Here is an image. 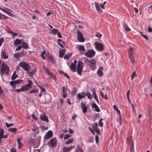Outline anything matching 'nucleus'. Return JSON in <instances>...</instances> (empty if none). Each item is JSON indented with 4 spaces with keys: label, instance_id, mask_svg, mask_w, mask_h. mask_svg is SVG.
Instances as JSON below:
<instances>
[{
    "label": "nucleus",
    "instance_id": "obj_51",
    "mask_svg": "<svg viewBox=\"0 0 152 152\" xmlns=\"http://www.w3.org/2000/svg\"><path fill=\"white\" fill-rule=\"evenodd\" d=\"M10 84L12 87L15 88L16 87V84L14 83L13 81H10Z\"/></svg>",
    "mask_w": 152,
    "mask_h": 152
},
{
    "label": "nucleus",
    "instance_id": "obj_19",
    "mask_svg": "<svg viewBox=\"0 0 152 152\" xmlns=\"http://www.w3.org/2000/svg\"><path fill=\"white\" fill-rule=\"evenodd\" d=\"M74 146H71L69 147H64L62 148L63 152H68L74 148Z\"/></svg>",
    "mask_w": 152,
    "mask_h": 152
},
{
    "label": "nucleus",
    "instance_id": "obj_23",
    "mask_svg": "<svg viewBox=\"0 0 152 152\" xmlns=\"http://www.w3.org/2000/svg\"><path fill=\"white\" fill-rule=\"evenodd\" d=\"M66 50L64 49L63 50L60 49L59 51V57L62 58L63 57L65 53Z\"/></svg>",
    "mask_w": 152,
    "mask_h": 152
},
{
    "label": "nucleus",
    "instance_id": "obj_24",
    "mask_svg": "<svg viewBox=\"0 0 152 152\" xmlns=\"http://www.w3.org/2000/svg\"><path fill=\"white\" fill-rule=\"evenodd\" d=\"M103 70V68L102 66L99 67L97 71V74L100 77H102L103 75V72L102 71Z\"/></svg>",
    "mask_w": 152,
    "mask_h": 152
},
{
    "label": "nucleus",
    "instance_id": "obj_10",
    "mask_svg": "<svg viewBox=\"0 0 152 152\" xmlns=\"http://www.w3.org/2000/svg\"><path fill=\"white\" fill-rule=\"evenodd\" d=\"M77 63V60L76 59L74 60V62L71 63L70 66V69L74 72L76 71V67Z\"/></svg>",
    "mask_w": 152,
    "mask_h": 152
},
{
    "label": "nucleus",
    "instance_id": "obj_25",
    "mask_svg": "<svg viewBox=\"0 0 152 152\" xmlns=\"http://www.w3.org/2000/svg\"><path fill=\"white\" fill-rule=\"evenodd\" d=\"M22 53L20 52H18L15 53L13 57L17 60H18L21 57Z\"/></svg>",
    "mask_w": 152,
    "mask_h": 152
},
{
    "label": "nucleus",
    "instance_id": "obj_35",
    "mask_svg": "<svg viewBox=\"0 0 152 152\" xmlns=\"http://www.w3.org/2000/svg\"><path fill=\"white\" fill-rule=\"evenodd\" d=\"M77 49L80 52H84L85 48L84 46L83 45L77 47Z\"/></svg>",
    "mask_w": 152,
    "mask_h": 152
},
{
    "label": "nucleus",
    "instance_id": "obj_54",
    "mask_svg": "<svg viewBox=\"0 0 152 152\" xmlns=\"http://www.w3.org/2000/svg\"><path fill=\"white\" fill-rule=\"evenodd\" d=\"M140 34L145 39H146V40H148V37L146 35H145V34H142V32L141 31H140Z\"/></svg>",
    "mask_w": 152,
    "mask_h": 152
},
{
    "label": "nucleus",
    "instance_id": "obj_28",
    "mask_svg": "<svg viewBox=\"0 0 152 152\" xmlns=\"http://www.w3.org/2000/svg\"><path fill=\"white\" fill-rule=\"evenodd\" d=\"M21 44V41L20 39H17L15 41L14 44L15 47H17L19 44Z\"/></svg>",
    "mask_w": 152,
    "mask_h": 152
},
{
    "label": "nucleus",
    "instance_id": "obj_59",
    "mask_svg": "<svg viewBox=\"0 0 152 152\" xmlns=\"http://www.w3.org/2000/svg\"><path fill=\"white\" fill-rule=\"evenodd\" d=\"M89 129L90 132L94 135L95 134V131H94V130L92 129L91 128H89Z\"/></svg>",
    "mask_w": 152,
    "mask_h": 152
},
{
    "label": "nucleus",
    "instance_id": "obj_14",
    "mask_svg": "<svg viewBox=\"0 0 152 152\" xmlns=\"http://www.w3.org/2000/svg\"><path fill=\"white\" fill-rule=\"evenodd\" d=\"M40 118L41 120L44 121L48 122L49 120L48 118L47 117L45 113H43L40 116Z\"/></svg>",
    "mask_w": 152,
    "mask_h": 152
},
{
    "label": "nucleus",
    "instance_id": "obj_45",
    "mask_svg": "<svg viewBox=\"0 0 152 152\" xmlns=\"http://www.w3.org/2000/svg\"><path fill=\"white\" fill-rule=\"evenodd\" d=\"M8 130L12 132H15L17 130V129L16 128H10L8 129Z\"/></svg>",
    "mask_w": 152,
    "mask_h": 152
},
{
    "label": "nucleus",
    "instance_id": "obj_29",
    "mask_svg": "<svg viewBox=\"0 0 152 152\" xmlns=\"http://www.w3.org/2000/svg\"><path fill=\"white\" fill-rule=\"evenodd\" d=\"M128 53L129 56L133 55H134V51L133 48L132 47H130L129 48L128 50Z\"/></svg>",
    "mask_w": 152,
    "mask_h": 152
},
{
    "label": "nucleus",
    "instance_id": "obj_46",
    "mask_svg": "<svg viewBox=\"0 0 152 152\" xmlns=\"http://www.w3.org/2000/svg\"><path fill=\"white\" fill-rule=\"evenodd\" d=\"M38 86L41 89V92L45 93L46 92V90L45 88H42L40 86Z\"/></svg>",
    "mask_w": 152,
    "mask_h": 152
},
{
    "label": "nucleus",
    "instance_id": "obj_60",
    "mask_svg": "<svg viewBox=\"0 0 152 152\" xmlns=\"http://www.w3.org/2000/svg\"><path fill=\"white\" fill-rule=\"evenodd\" d=\"M15 92L17 93H19L21 91L23 92V90L22 89V87H21L20 89H17L15 90Z\"/></svg>",
    "mask_w": 152,
    "mask_h": 152
},
{
    "label": "nucleus",
    "instance_id": "obj_2",
    "mask_svg": "<svg viewBox=\"0 0 152 152\" xmlns=\"http://www.w3.org/2000/svg\"><path fill=\"white\" fill-rule=\"evenodd\" d=\"M19 65L21 67L24 71H28L30 69V65L25 61H22L19 63Z\"/></svg>",
    "mask_w": 152,
    "mask_h": 152
},
{
    "label": "nucleus",
    "instance_id": "obj_16",
    "mask_svg": "<svg viewBox=\"0 0 152 152\" xmlns=\"http://www.w3.org/2000/svg\"><path fill=\"white\" fill-rule=\"evenodd\" d=\"M44 69L45 70L46 72L48 74V75H49L50 77L53 78H54V79L55 78V75H53L51 72H50L48 68H44Z\"/></svg>",
    "mask_w": 152,
    "mask_h": 152
},
{
    "label": "nucleus",
    "instance_id": "obj_53",
    "mask_svg": "<svg viewBox=\"0 0 152 152\" xmlns=\"http://www.w3.org/2000/svg\"><path fill=\"white\" fill-rule=\"evenodd\" d=\"M49 58L50 60V61H51V62H52V63H55V61L54 59V58L53 57L51 56H49Z\"/></svg>",
    "mask_w": 152,
    "mask_h": 152
},
{
    "label": "nucleus",
    "instance_id": "obj_47",
    "mask_svg": "<svg viewBox=\"0 0 152 152\" xmlns=\"http://www.w3.org/2000/svg\"><path fill=\"white\" fill-rule=\"evenodd\" d=\"M73 141V139H69L66 142V144L68 145L72 143Z\"/></svg>",
    "mask_w": 152,
    "mask_h": 152
},
{
    "label": "nucleus",
    "instance_id": "obj_50",
    "mask_svg": "<svg viewBox=\"0 0 152 152\" xmlns=\"http://www.w3.org/2000/svg\"><path fill=\"white\" fill-rule=\"evenodd\" d=\"M137 76V75L136 73V72L135 71L133 72V73H132V77L131 79V80H132L136 76Z\"/></svg>",
    "mask_w": 152,
    "mask_h": 152
},
{
    "label": "nucleus",
    "instance_id": "obj_41",
    "mask_svg": "<svg viewBox=\"0 0 152 152\" xmlns=\"http://www.w3.org/2000/svg\"><path fill=\"white\" fill-rule=\"evenodd\" d=\"M130 93V91L129 90L126 92V96L129 102L131 103V102L129 98V94Z\"/></svg>",
    "mask_w": 152,
    "mask_h": 152
},
{
    "label": "nucleus",
    "instance_id": "obj_17",
    "mask_svg": "<svg viewBox=\"0 0 152 152\" xmlns=\"http://www.w3.org/2000/svg\"><path fill=\"white\" fill-rule=\"evenodd\" d=\"M0 10H1L2 11L6 13V14H8L9 16H11V15H12V14L11 12H9L8 11H11V10H10L8 8H7L5 7H4V8L3 9V8H1V7H0Z\"/></svg>",
    "mask_w": 152,
    "mask_h": 152
},
{
    "label": "nucleus",
    "instance_id": "obj_57",
    "mask_svg": "<svg viewBox=\"0 0 152 152\" xmlns=\"http://www.w3.org/2000/svg\"><path fill=\"white\" fill-rule=\"evenodd\" d=\"M4 40L3 38H0V46L2 45V43L4 42Z\"/></svg>",
    "mask_w": 152,
    "mask_h": 152
},
{
    "label": "nucleus",
    "instance_id": "obj_20",
    "mask_svg": "<svg viewBox=\"0 0 152 152\" xmlns=\"http://www.w3.org/2000/svg\"><path fill=\"white\" fill-rule=\"evenodd\" d=\"M85 93L84 92H82L80 93H78L77 94V98L79 99L84 98L85 96Z\"/></svg>",
    "mask_w": 152,
    "mask_h": 152
},
{
    "label": "nucleus",
    "instance_id": "obj_7",
    "mask_svg": "<svg viewBox=\"0 0 152 152\" xmlns=\"http://www.w3.org/2000/svg\"><path fill=\"white\" fill-rule=\"evenodd\" d=\"M77 38L78 41L81 42H83L84 41L82 34L79 30H77Z\"/></svg>",
    "mask_w": 152,
    "mask_h": 152
},
{
    "label": "nucleus",
    "instance_id": "obj_8",
    "mask_svg": "<svg viewBox=\"0 0 152 152\" xmlns=\"http://www.w3.org/2000/svg\"><path fill=\"white\" fill-rule=\"evenodd\" d=\"M37 69L34 68L33 69L30 68L29 70L27 71V73L29 76L31 77H33L35 73L36 72Z\"/></svg>",
    "mask_w": 152,
    "mask_h": 152
},
{
    "label": "nucleus",
    "instance_id": "obj_15",
    "mask_svg": "<svg viewBox=\"0 0 152 152\" xmlns=\"http://www.w3.org/2000/svg\"><path fill=\"white\" fill-rule=\"evenodd\" d=\"M91 106L92 108L94 109V110H93V111H95L98 112H100V110L99 108L98 107L97 105L95 103H92Z\"/></svg>",
    "mask_w": 152,
    "mask_h": 152
},
{
    "label": "nucleus",
    "instance_id": "obj_32",
    "mask_svg": "<svg viewBox=\"0 0 152 152\" xmlns=\"http://www.w3.org/2000/svg\"><path fill=\"white\" fill-rule=\"evenodd\" d=\"M58 31L57 29L54 28L52 30H51L50 31V33L53 34H56Z\"/></svg>",
    "mask_w": 152,
    "mask_h": 152
},
{
    "label": "nucleus",
    "instance_id": "obj_44",
    "mask_svg": "<svg viewBox=\"0 0 152 152\" xmlns=\"http://www.w3.org/2000/svg\"><path fill=\"white\" fill-rule=\"evenodd\" d=\"M129 59L130 60L132 63H133L134 62L135 60L133 56V55L129 56Z\"/></svg>",
    "mask_w": 152,
    "mask_h": 152
},
{
    "label": "nucleus",
    "instance_id": "obj_9",
    "mask_svg": "<svg viewBox=\"0 0 152 152\" xmlns=\"http://www.w3.org/2000/svg\"><path fill=\"white\" fill-rule=\"evenodd\" d=\"M95 45L97 50L100 51H102L104 48L103 45L100 43L96 42Z\"/></svg>",
    "mask_w": 152,
    "mask_h": 152
},
{
    "label": "nucleus",
    "instance_id": "obj_49",
    "mask_svg": "<svg viewBox=\"0 0 152 152\" xmlns=\"http://www.w3.org/2000/svg\"><path fill=\"white\" fill-rule=\"evenodd\" d=\"M14 83L16 84L20 83L23 81L22 80L18 79L16 80L13 81Z\"/></svg>",
    "mask_w": 152,
    "mask_h": 152
},
{
    "label": "nucleus",
    "instance_id": "obj_18",
    "mask_svg": "<svg viewBox=\"0 0 152 152\" xmlns=\"http://www.w3.org/2000/svg\"><path fill=\"white\" fill-rule=\"evenodd\" d=\"M0 10H1L2 11L6 13V14H8L9 16H11V15H12V14L11 12H9L8 11H11V10H10L8 8H7L5 7H4V8L3 9V8H1V7H0Z\"/></svg>",
    "mask_w": 152,
    "mask_h": 152
},
{
    "label": "nucleus",
    "instance_id": "obj_12",
    "mask_svg": "<svg viewBox=\"0 0 152 152\" xmlns=\"http://www.w3.org/2000/svg\"><path fill=\"white\" fill-rule=\"evenodd\" d=\"M89 66L91 68L92 70H94L96 69V61L95 60H90Z\"/></svg>",
    "mask_w": 152,
    "mask_h": 152
},
{
    "label": "nucleus",
    "instance_id": "obj_58",
    "mask_svg": "<svg viewBox=\"0 0 152 152\" xmlns=\"http://www.w3.org/2000/svg\"><path fill=\"white\" fill-rule=\"evenodd\" d=\"M13 125V123H11L10 124H9L8 123H6V125L7 127L9 128L10 126H12Z\"/></svg>",
    "mask_w": 152,
    "mask_h": 152
},
{
    "label": "nucleus",
    "instance_id": "obj_61",
    "mask_svg": "<svg viewBox=\"0 0 152 152\" xmlns=\"http://www.w3.org/2000/svg\"><path fill=\"white\" fill-rule=\"evenodd\" d=\"M95 36L100 38L102 36V34L100 33H97L96 35Z\"/></svg>",
    "mask_w": 152,
    "mask_h": 152
},
{
    "label": "nucleus",
    "instance_id": "obj_40",
    "mask_svg": "<svg viewBox=\"0 0 152 152\" xmlns=\"http://www.w3.org/2000/svg\"><path fill=\"white\" fill-rule=\"evenodd\" d=\"M113 108L117 112L119 115H121V112L119 109L115 105H114L113 106Z\"/></svg>",
    "mask_w": 152,
    "mask_h": 152
},
{
    "label": "nucleus",
    "instance_id": "obj_55",
    "mask_svg": "<svg viewBox=\"0 0 152 152\" xmlns=\"http://www.w3.org/2000/svg\"><path fill=\"white\" fill-rule=\"evenodd\" d=\"M10 152H17L16 149L15 147H13L10 149Z\"/></svg>",
    "mask_w": 152,
    "mask_h": 152
},
{
    "label": "nucleus",
    "instance_id": "obj_11",
    "mask_svg": "<svg viewBox=\"0 0 152 152\" xmlns=\"http://www.w3.org/2000/svg\"><path fill=\"white\" fill-rule=\"evenodd\" d=\"M53 136V133L51 131H48L46 133L44 139L45 140H48L52 137Z\"/></svg>",
    "mask_w": 152,
    "mask_h": 152
},
{
    "label": "nucleus",
    "instance_id": "obj_3",
    "mask_svg": "<svg viewBox=\"0 0 152 152\" xmlns=\"http://www.w3.org/2000/svg\"><path fill=\"white\" fill-rule=\"evenodd\" d=\"M28 84L24 85L21 87L23 92L27 91L32 88V86L33 84L32 82L30 80H28Z\"/></svg>",
    "mask_w": 152,
    "mask_h": 152
},
{
    "label": "nucleus",
    "instance_id": "obj_1",
    "mask_svg": "<svg viewBox=\"0 0 152 152\" xmlns=\"http://www.w3.org/2000/svg\"><path fill=\"white\" fill-rule=\"evenodd\" d=\"M10 71V68L6 64L2 63L0 72L1 75H8Z\"/></svg>",
    "mask_w": 152,
    "mask_h": 152
},
{
    "label": "nucleus",
    "instance_id": "obj_42",
    "mask_svg": "<svg viewBox=\"0 0 152 152\" xmlns=\"http://www.w3.org/2000/svg\"><path fill=\"white\" fill-rule=\"evenodd\" d=\"M46 53V51L45 50L42 51L41 54V56L42 58L44 59L45 60V58L44 56V55Z\"/></svg>",
    "mask_w": 152,
    "mask_h": 152
},
{
    "label": "nucleus",
    "instance_id": "obj_22",
    "mask_svg": "<svg viewBox=\"0 0 152 152\" xmlns=\"http://www.w3.org/2000/svg\"><path fill=\"white\" fill-rule=\"evenodd\" d=\"M95 5L97 11L99 13H102V11L100 9L99 4L97 2H95Z\"/></svg>",
    "mask_w": 152,
    "mask_h": 152
},
{
    "label": "nucleus",
    "instance_id": "obj_26",
    "mask_svg": "<svg viewBox=\"0 0 152 152\" xmlns=\"http://www.w3.org/2000/svg\"><path fill=\"white\" fill-rule=\"evenodd\" d=\"M1 57L4 59H7L8 57V55L5 52L2 51L1 53Z\"/></svg>",
    "mask_w": 152,
    "mask_h": 152
},
{
    "label": "nucleus",
    "instance_id": "obj_43",
    "mask_svg": "<svg viewBox=\"0 0 152 152\" xmlns=\"http://www.w3.org/2000/svg\"><path fill=\"white\" fill-rule=\"evenodd\" d=\"M23 47V48L25 49L28 48V47L27 43L25 42H23L22 43Z\"/></svg>",
    "mask_w": 152,
    "mask_h": 152
},
{
    "label": "nucleus",
    "instance_id": "obj_56",
    "mask_svg": "<svg viewBox=\"0 0 152 152\" xmlns=\"http://www.w3.org/2000/svg\"><path fill=\"white\" fill-rule=\"evenodd\" d=\"M39 91L38 90H32L31 91H29V93H34L35 92H38Z\"/></svg>",
    "mask_w": 152,
    "mask_h": 152
},
{
    "label": "nucleus",
    "instance_id": "obj_63",
    "mask_svg": "<svg viewBox=\"0 0 152 152\" xmlns=\"http://www.w3.org/2000/svg\"><path fill=\"white\" fill-rule=\"evenodd\" d=\"M22 46L21 45L18 46L16 49V51H18L20 50L22 48Z\"/></svg>",
    "mask_w": 152,
    "mask_h": 152
},
{
    "label": "nucleus",
    "instance_id": "obj_33",
    "mask_svg": "<svg viewBox=\"0 0 152 152\" xmlns=\"http://www.w3.org/2000/svg\"><path fill=\"white\" fill-rule=\"evenodd\" d=\"M77 89L76 87H74L73 90L71 91V95L73 96H75L76 92H77Z\"/></svg>",
    "mask_w": 152,
    "mask_h": 152
},
{
    "label": "nucleus",
    "instance_id": "obj_27",
    "mask_svg": "<svg viewBox=\"0 0 152 152\" xmlns=\"http://www.w3.org/2000/svg\"><path fill=\"white\" fill-rule=\"evenodd\" d=\"M85 96H87L88 98L90 100H91L93 99V96L89 92H87L86 93H85Z\"/></svg>",
    "mask_w": 152,
    "mask_h": 152
},
{
    "label": "nucleus",
    "instance_id": "obj_34",
    "mask_svg": "<svg viewBox=\"0 0 152 152\" xmlns=\"http://www.w3.org/2000/svg\"><path fill=\"white\" fill-rule=\"evenodd\" d=\"M93 129L94 130V131L98 134H99L100 132V131L99 129L97 126H93Z\"/></svg>",
    "mask_w": 152,
    "mask_h": 152
},
{
    "label": "nucleus",
    "instance_id": "obj_48",
    "mask_svg": "<svg viewBox=\"0 0 152 152\" xmlns=\"http://www.w3.org/2000/svg\"><path fill=\"white\" fill-rule=\"evenodd\" d=\"M102 120L103 119L101 118L100 119V120L99 121V125L100 127H102L103 126V122L102 121Z\"/></svg>",
    "mask_w": 152,
    "mask_h": 152
},
{
    "label": "nucleus",
    "instance_id": "obj_39",
    "mask_svg": "<svg viewBox=\"0 0 152 152\" xmlns=\"http://www.w3.org/2000/svg\"><path fill=\"white\" fill-rule=\"evenodd\" d=\"M124 27L126 31L129 32L131 31V29L129 27L126 23L124 24Z\"/></svg>",
    "mask_w": 152,
    "mask_h": 152
},
{
    "label": "nucleus",
    "instance_id": "obj_37",
    "mask_svg": "<svg viewBox=\"0 0 152 152\" xmlns=\"http://www.w3.org/2000/svg\"><path fill=\"white\" fill-rule=\"evenodd\" d=\"M92 92L94 99L95 100L98 99V96L96 94V91L94 88L93 90L92 91Z\"/></svg>",
    "mask_w": 152,
    "mask_h": 152
},
{
    "label": "nucleus",
    "instance_id": "obj_52",
    "mask_svg": "<svg viewBox=\"0 0 152 152\" xmlns=\"http://www.w3.org/2000/svg\"><path fill=\"white\" fill-rule=\"evenodd\" d=\"M71 56V54H69L67 55H65L64 57V58L65 59H68L70 58V57Z\"/></svg>",
    "mask_w": 152,
    "mask_h": 152
},
{
    "label": "nucleus",
    "instance_id": "obj_5",
    "mask_svg": "<svg viewBox=\"0 0 152 152\" xmlns=\"http://www.w3.org/2000/svg\"><path fill=\"white\" fill-rule=\"evenodd\" d=\"M95 53H96L94 50H90L85 53L84 54L87 57L89 58H91L94 56Z\"/></svg>",
    "mask_w": 152,
    "mask_h": 152
},
{
    "label": "nucleus",
    "instance_id": "obj_6",
    "mask_svg": "<svg viewBox=\"0 0 152 152\" xmlns=\"http://www.w3.org/2000/svg\"><path fill=\"white\" fill-rule=\"evenodd\" d=\"M56 144L57 140L55 138H52L47 143L48 145L52 147H54Z\"/></svg>",
    "mask_w": 152,
    "mask_h": 152
},
{
    "label": "nucleus",
    "instance_id": "obj_21",
    "mask_svg": "<svg viewBox=\"0 0 152 152\" xmlns=\"http://www.w3.org/2000/svg\"><path fill=\"white\" fill-rule=\"evenodd\" d=\"M4 133V130L0 129V141L1 140V139L2 138H7L8 136V134L3 135Z\"/></svg>",
    "mask_w": 152,
    "mask_h": 152
},
{
    "label": "nucleus",
    "instance_id": "obj_30",
    "mask_svg": "<svg viewBox=\"0 0 152 152\" xmlns=\"http://www.w3.org/2000/svg\"><path fill=\"white\" fill-rule=\"evenodd\" d=\"M17 141L18 145L19 148L20 149L23 146V145L21 142V139L20 138L17 139Z\"/></svg>",
    "mask_w": 152,
    "mask_h": 152
},
{
    "label": "nucleus",
    "instance_id": "obj_4",
    "mask_svg": "<svg viewBox=\"0 0 152 152\" xmlns=\"http://www.w3.org/2000/svg\"><path fill=\"white\" fill-rule=\"evenodd\" d=\"M83 66V61H78L77 66V73L80 75H81Z\"/></svg>",
    "mask_w": 152,
    "mask_h": 152
},
{
    "label": "nucleus",
    "instance_id": "obj_38",
    "mask_svg": "<svg viewBox=\"0 0 152 152\" xmlns=\"http://www.w3.org/2000/svg\"><path fill=\"white\" fill-rule=\"evenodd\" d=\"M18 77L17 75H16V72H14L11 77V80H14L15 79Z\"/></svg>",
    "mask_w": 152,
    "mask_h": 152
},
{
    "label": "nucleus",
    "instance_id": "obj_36",
    "mask_svg": "<svg viewBox=\"0 0 152 152\" xmlns=\"http://www.w3.org/2000/svg\"><path fill=\"white\" fill-rule=\"evenodd\" d=\"M100 93L101 96L105 100H107L108 99V98L107 96L106 93L105 95H104L102 91H101L100 92Z\"/></svg>",
    "mask_w": 152,
    "mask_h": 152
},
{
    "label": "nucleus",
    "instance_id": "obj_62",
    "mask_svg": "<svg viewBox=\"0 0 152 152\" xmlns=\"http://www.w3.org/2000/svg\"><path fill=\"white\" fill-rule=\"evenodd\" d=\"M84 62L85 64H86L88 63H90V61L88 58H86L84 60Z\"/></svg>",
    "mask_w": 152,
    "mask_h": 152
},
{
    "label": "nucleus",
    "instance_id": "obj_64",
    "mask_svg": "<svg viewBox=\"0 0 152 152\" xmlns=\"http://www.w3.org/2000/svg\"><path fill=\"white\" fill-rule=\"evenodd\" d=\"M70 137V135L69 134H66L64 137V139L65 140L67 139Z\"/></svg>",
    "mask_w": 152,
    "mask_h": 152
},
{
    "label": "nucleus",
    "instance_id": "obj_31",
    "mask_svg": "<svg viewBox=\"0 0 152 152\" xmlns=\"http://www.w3.org/2000/svg\"><path fill=\"white\" fill-rule=\"evenodd\" d=\"M132 138V136H131L129 138V137H127L126 139V143H129L131 144V145L133 144Z\"/></svg>",
    "mask_w": 152,
    "mask_h": 152
},
{
    "label": "nucleus",
    "instance_id": "obj_13",
    "mask_svg": "<svg viewBox=\"0 0 152 152\" xmlns=\"http://www.w3.org/2000/svg\"><path fill=\"white\" fill-rule=\"evenodd\" d=\"M80 107L82 110L83 113L85 114L87 112L88 109V107L85 105L83 102H82L80 103Z\"/></svg>",
    "mask_w": 152,
    "mask_h": 152
}]
</instances>
